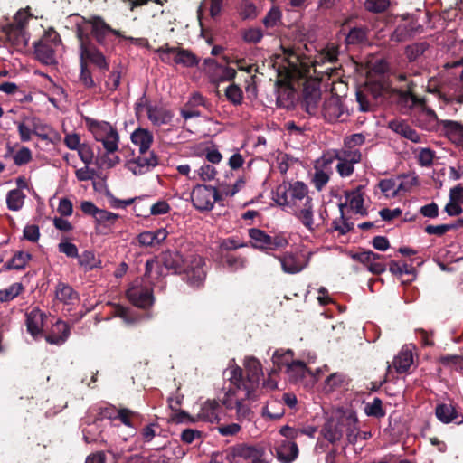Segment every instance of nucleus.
<instances>
[{
  "mask_svg": "<svg viewBox=\"0 0 463 463\" xmlns=\"http://www.w3.org/2000/svg\"><path fill=\"white\" fill-rule=\"evenodd\" d=\"M76 35L79 42L95 43L105 52L113 49L116 38L124 37L120 31L113 29L99 15L82 17L81 22L76 24Z\"/></svg>",
  "mask_w": 463,
  "mask_h": 463,
  "instance_id": "1",
  "label": "nucleus"
},
{
  "mask_svg": "<svg viewBox=\"0 0 463 463\" xmlns=\"http://www.w3.org/2000/svg\"><path fill=\"white\" fill-rule=\"evenodd\" d=\"M245 375L243 370L238 365L229 369V380L237 387L246 392L245 399L257 401L260 395V378L263 376L262 365L255 357H246L244 360Z\"/></svg>",
  "mask_w": 463,
  "mask_h": 463,
  "instance_id": "2",
  "label": "nucleus"
},
{
  "mask_svg": "<svg viewBox=\"0 0 463 463\" xmlns=\"http://www.w3.org/2000/svg\"><path fill=\"white\" fill-rule=\"evenodd\" d=\"M190 255L184 256L177 250H166L162 252L160 260L156 258L147 260L145 266L143 279L149 284L154 283V279H158L163 276L161 263L166 269L172 270L175 274H181L187 269V263L190 261Z\"/></svg>",
  "mask_w": 463,
  "mask_h": 463,
  "instance_id": "3",
  "label": "nucleus"
},
{
  "mask_svg": "<svg viewBox=\"0 0 463 463\" xmlns=\"http://www.w3.org/2000/svg\"><path fill=\"white\" fill-rule=\"evenodd\" d=\"M358 420L354 412H344L337 420H328L323 426V437L330 443H335L340 440L344 433L349 430H352L357 425Z\"/></svg>",
  "mask_w": 463,
  "mask_h": 463,
  "instance_id": "4",
  "label": "nucleus"
},
{
  "mask_svg": "<svg viewBox=\"0 0 463 463\" xmlns=\"http://www.w3.org/2000/svg\"><path fill=\"white\" fill-rule=\"evenodd\" d=\"M248 234L251 246L260 250H279L288 245V241L283 233L271 236L259 228H250L248 230Z\"/></svg>",
  "mask_w": 463,
  "mask_h": 463,
  "instance_id": "5",
  "label": "nucleus"
},
{
  "mask_svg": "<svg viewBox=\"0 0 463 463\" xmlns=\"http://www.w3.org/2000/svg\"><path fill=\"white\" fill-rule=\"evenodd\" d=\"M221 199V194L211 185L197 184L191 193L193 205L201 212L212 210L215 202Z\"/></svg>",
  "mask_w": 463,
  "mask_h": 463,
  "instance_id": "6",
  "label": "nucleus"
},
{
  "mask_svg": "<svg viewBox=\"0 0 463 463\" xmlns=\"http://www.w3.org/2000/svg\"><path fill=\"white\" fill-rule=\"evenodd\" d=\"M354 19L348 17L341 24L338 35L344 36L346 47L360 45L367 41L368 29L365 25H353Z\"/></svg>",
  "mask_w": 463,
  "mask_h": 463,
  "instance_id": "7",
  "label": "nucleus"
},
{
  "mask_svg": "<svg viewBox=\"0 0 463 463\" xmlns=\"http://www.w3.org/2000/svg\"><path fill=\"white\" fill-rule=\"evenodd\" d=\"M80 59L81 61H89L93 63L99 69L107 71L109 69V63L107 62L104 55V49H99L95 43H82L80 42Z\"/></svg>",
  "mask_w": 463,
  "mask_h": 463,
  "instance_id": "8",
  "label": "nucleus"
},
{
  "mask_svg": "<svg viewBox=\"0 0 463 463\" xmlns=\"http://www.w3.org/2000/svg\"><path fill=\"white\" fill-rule=\"evenodd\" d=\"M190 261L187 263V269L182 273L185 274V279L192 287H200L203 285L206 273L203 269V260L201 257L190 254Z\"/></svg>",
  "mask_w": 463,
  "mask_h": 463,
  "instance_id": "9",
  "label": "nucleus"
},
{
  "mask_svg": "<svg viewBox=\"0 0 463 463\" xmlns=\"http://www.w3.org/2000/svg\"><path fill=\"white\" fill-rule=\"evenodd\" d=\"M322 113L325 119L328 122L336 120L345 121L347 117L341 99L338 96L333 95L325 99L322 107Z\"/></svg>",
  "mask_w": 463,
  "mask_h": 463,
  "instance_id": "10",
  "label": "nucleus"
},
{
  "mask_svg": "<svg viewBox=\"0 0 463 463\" xmlns=\"http://www.w3.org/2000/svg\"><path fill=\"white\" fill-rule=\"evenodd\" d=\"M25 317L27 332L35 341L41 339L43 336L44 321L47 318L46 314L38 307H34L30 312H27Z\"/></svg>",
  "mask_w": 463,
  "mask_h": 463,
  "instance_id": "11",
  "label": "nucleus"
},
{
  "mask_svg": "<svg viewBox=\"0 0 463 463\" xmlns=\"http://www.w3.org/2000/svg\"><path fill=\"white\" fill-rule=\"evenodd\" d=\"M128 300L136 307L148 308L154 304L153 289L143 286H132L127 290Z\"/></svg>",
  "mask_w": 463,
  "mask_h": 463,
  "instance_id": "12",
  "label": "nucleus"
},
{
  "mask_svg": "<svg viewBox=\"0 0 463 463\" xmlns=\"http://www.w3.org/2000/svg\"><path fill=\"white\" fill-rule=\"evenodd\" d=\"M28 23V17L22 12H18L14 22L5 27V33L8 41L14 45H19L24 41V28Z\"/></svg>",
  "mask_w": 463,
  "mask_h": 463,
  "instance_id": "13",
  "label": "nucleus"
},
{
  "mask_svg": "<svg viewBox=\"0 0 463 463\" xmlns=\"http://www.w3.org/2000/svg\"><path fill=\"white\" fill-rule=\"evenodd\" d=\"M157 165L158 156L154 152H150L148 156L140 154L137 158L129 161L128 168L135 175H141Z\"/></svg>",
  "mask_w": 463,
  "mask_h": 463,
  "instance_id": "14",
  "label": "nucleus"
},
{
  "mask_svg": "<svg viewBox=\"0 0 463 463\" xmlns=\"http://www.w3.org/2000/svg\"><path fill=\"white\" fill-rule=\"evenodd\" d=\"M142 420L143 417L140 413L127 408L117 410L114 416V420H119L122 424L130 429L128 433L129 437H133L136 434L137 429L141 424Z\"/></svg>",
  "mask_w": 463,
  "mask_h": 463,
  "instance_id": "15",
  "label": "nucleus"
},
{
  "mask_svg": "<svg viewBox=\"0 0 463 463\" xmlns=\"http://www.w3.org/2000/svg\"><path fill=\"white\" fill-rule=\"evenodd\" d=\"M321 99V90L317 83L307 82L303 89V99L309 114H316Z\"/></svg>",
  "mask_w": 463,
  "mask_h": 463,
  "instance_id": "16",
  "label": "nucleus"
},
{
  "mask_svg": "<svg viewBox=\"0 0 463 463\" xmlns=\"http://www.w3.org/2000/svg\"><path fill=\"white\" fill-rule=\"evenodd\" d=\"M71 334L70 326L64 321L59 319L53 324L51 331L44 335L47 343L55 345H61L66 342Z\"/></svg>",
  "mask_w": 463,
  "mask_h": 463,
  "instance_id": "17",
  "label": "nucleus"
},
{
  "mask_svg": "<svg viewBox=\"0 0 463 463\" xmlns=\"http://www.w3.org/2000/svg\"><path fill=\"white\" fill-rule=\"evenodd\" d=\"M208 104L207 99L202 94L195 92L180 109V114L185 120L201 117V112L197 109V107L203 106L207 108Z\"/></svg>",
  "mask_w": 463,
  "mask_h": 463,
  "instance_id": "18",
  "label": "nucleus"
},
{
  "mask_svg": "<svg viewBox=\"0 0 463 463\" xmlns=\"http://www.w3.org/2000/svg\"><path fill=\"white\" fill-rule=\"evenodd\" d=\"M298 456V447L296 442L284 440L276 448V457L282 463H291Z\"/></svg>",
  "mask_w": 463,
  "mask_h": 463,
  "instance_id": "19",
  "label": "nucleus"
},
{
  "mask_svg": "<svg viewBox=\"0 0 463 463\" xmlns=\"http://www.w3.org/2000/svg\"><path fill=\"white\" fill-rule=\"evenodd\" d=\"M34 54L36 59L43 64L52 65L55 61V48L39 40L33 43Z\"/></svg>",
  "mask_w": 463,
  "mask_h": 463,
  "instance_id": "20",
  "label": "nucleus"
},
{
  "mask_svg": "<svg viewBox=\"0 0 463 463\" xmlns=\"http://www.w3.org/2000/svg\"><path fill=\"white\" fill-rule=\"evenodd\" d=\"M435 415L437 419L444 424H449L455 421L457 424H460L462 420L458 421L460 416L452 403H439L437 404L435 409Z\"/></svg>",
  "mask_w": 463,
  "mask_h": 463,
  "instance_id": "21",
  "label": "nucleus"
},
{
  "mask_svg": "<svg viewBox=\"0 0 463 463\" xmlns=\"http://www.w3.org/2000/svg\"><path fill=\"white\" fill-rule=\"evenodd\" d=\"M153 140V134L146 128H138L131 134L132 143L139 146V153L142 155L146 154Z\"/></svg>",
  "mask_w": 463,
  "mask_h": 463,
  "instance_id": "22",
  "label": "nucleus"
},
{
  "mask_svg": "<svg viewBox=\"0 0 463 463\" xmlns=\"http://www.w3.org/2000/svg\"><path fill=\"white\" fill-rule=\"evenodd\" d=\"M363 189V185H358L354 190L346 191L345 194L351 209H353L356 213L365 216L367 215V211L364 208V200Z\"/></svg>",
  "mask_w": 463,
  "mask_h": 463,
  "instance_id": "23",
  "label": "nucleus"
},
{
  "mask_svg": "<svg viewBox=\"0 0 463 463\" xmlns=\"http://www.w3.org/2000/svg\"><path fill=\"white\" fill-rule=\"evenodd\" d=\"M146 108L148 119L155 125L160 126L168 124L173 118L174 115L170 110L150 104H146Z\"/></svg>",
  "mask_w": 463,
  "mask_h": 463,
  "instance_id": "24",
  "label": "nucleus"
},
{
  "mask_svg": "<svg viewBox=\"0 0 463 463\" xmlns=\"http://www.w3.org/2000/svg\"><path fill=\"white\" fill-rule=\"evenodd\" d=\"M430 45L427 42L414 43L406 46L404 50V55L407 61L412 66L415 63H420L422 60V56L425 52L429 49Z\"/></svg>",
  "mask_w": 463,
  "mask_h": 463,
  "instance_id": "25",
  "label": "nucleus"
},
{
  "mask_svg": "<svg viewBox=\"0 0 463 463\" xmlns=\"http://www.w3.org/2000/svg\"><path fill=\"white\" fill-rule=\"evenodd\" d=\"M56 298L65 305H73L79 300V294L71 286L64 282H59L55 289Z\"/></svg>",
  "mask_w": 463,
  "mask_h": 463,
  "instance_id": "26",
  "label": "nucleus"
},
{
  "mask_svg": "<svg viewBox=\"0 0 463 463\" xmlns=\"http://www.w3.org/2000/svg\"><path fill=\"white\" fill-rule=\"evenodd\" d=\"M296 360L294 359V352L291 349H278L272 355V362L277 369H273L271 373H277L278 370L283 367L288 369Z\"/></svg>",
  "mask_w": 463,
  "mask_h": 463,
  "instance_id": "27",
  "label": "nucleus"
},
{
  "mask_svg": "<svg viewBox=\"0 0 463 463\" xmlns=\"http://www.w3.org/2000/svg\"><path fill=\"white\" fill-rule=\"evenodd\" d=\"M221 405L216 400H207L201 408L199 416L204 420L214 422L219 421Z\"/></svg>",
  "mask_w": 463,
  "mask_h": 463,
  "instance_id": "28",
  "label": "nucleus"
},
{
  "mask_svg": "<svg viewBox=\"0 0 463 463\" xmlns=\"http://www.w3.org/2000/svg\"><path fill=\"white\" fill-rule=\"evenodd\" d=\"M221 261L232 271L242 269L247 265V258L241 255H237L233 252L224 251L220 255Z\"/></svg>",
  "mask_w": 463,
  "mask_h": 463,
  "instance_id": "29",
  "label": "nucleus"
},
{
  "mask_svg": "<svg viewBox=\"0 0 463 463\" xmlns=\"http://www.w3.org/2000/svg\"><path fill=\"white\" fill-rule=\"evenodd\" d=\"M282 270L285 273L296 274L300 272L304 267L300 264L298 258L292 253H285L279 257Z\"/></svg>",
  "mask_w": 463,
  "mask_h": 463,
  "instance_id": "30",
  "label": "nucleus"
},
{
  "mask_svg": "<svg viewBox=\"0 0 463 463\" xmlns=\"http://www.w3.org/2000/svg\"><path fill=\"white\" fill-rule=\"evenodd\" d=\"M389 128L394 132L402 135L403 137L412 141L413 143H418L420 140L417 131L411 128L408 124L392 120L389 123Z\"/></svg>",
  "mask_w": 463,
  "mask_h": 463,
  "instance_id": "31",
  "label": "nucleus"
},
{
  "mask_svg": "<svg viewBox=\"0 0 463 463\" xmlns=\"http://www.w3.org/2000/svg\"><path fill=\"white\" fill-rule=\"evenodd\" d=\"M413 363L412 352L402 350L393 359L392 364L398 373H406Z\"/></svg>",
  "mask_w": 463,
  "mask_h": 463,
  "instance_id": "32",
  "label": "nucleus"
},
{
  "mask_svg": "<svg viewBox=\"0 0 463 463\" xmlns=\"http://www.w3.org/2000/svg\"><path fill=\"white\" fill-rule=\"evenodd\" d=\"M32 260V255L24 251H17L14 253L13 258L6 261L3 269L5 270L16 269L21 270L24 269L28 261Z\"/></svg>",
  "mask_w": 463,
  "mask_h": 463,
  "instance_id": "33",
  "label": "nucleus"
},
{
  "mask_svg": "<svg viewBox=\"0 0 463 463\" xmlns=\"http://www.w3.org/2000/svg\"><path fill=\"white\" fill-rule=\"evenodd\" d=\"M415 83L413 81H410L407 84V88L404 90H400V98L404 102L411 101V106L420 107L421 109L426 106V99L420 98L414 93Z\"/></svg>",
  "mask_w": 463,
  "mask_h": 463,
  "instance_id": "34",
  "label": "nucleus"
},
{
  "mask_svg": "<svg viewBox=\"0 0 463 463\" xmlns=\"http://www.w3.org/2000/svg\"><path fill=\"white\" fill-rule=\"evenodd\" d=\"M78 262L85 271L93 270L97 268H101V260L96 258L92 250H84L78 256Z\"/></svg>",
  "mask_w": 463,
  "mask_h": 463,
  "instance_id": "35",
  "label": "nucleus"
},
{
  "mask_svg": "<svg viewBox=\"0 0 463 463\" xmlns=\"http://www.w3.org/2000/svg\"><path fill=\"white\" fill-rule=\"evenodd\" d=\"M105 128V130H109V135L102 139L100 142L102 143L106 152L108 154H113L118 149V140L119 136L115 128H113L111 125H103Z\"/></svg>",
  "mask_w": 463,
  "mask_h": 463,
  "instance_id": "36",
  "label": "nucleus"
},
{
  "mask_svg": "<svg viewBox=\"0 0 463 463\" xmlns=\"http://www.w3.org/2000/svg\"><path fill=\"white\" fill-rule=\"evenodd\" d=\"M307 372H309V369L306 363L300 360H296L288 369H286V373L291 383H298L302 380Z\"/></svg>",
  "mask_w": 463,
  "mask_h": 463,
  "instance_id": "37",
  "label": "nucleus"
},
{
  "mask_svg": "<svg viewBox=\"0 0 463 463\" xmlns=\"http://www.w3.org/2000/svg\"><path fill=\"white\" fill-rule=\"evenodd\" d=\"M174 62L175 64H182L184 67H194L198 65L199 59L191 51L177 47Z\"/></svg>",
  "mask_w": 463,
  "mask_h": 463,
  "instance_id": "38",
  "label": "nucleus"
},
{
  "mask_svg": "<svg viewBox=\"0 0 463 463\" xmlns=\"http://www.w3.org/2000/svg\"><path fill=\"white\" fill-rule=\"evenodd\" d=\"M295 90L289 84L279 86L277 92V105L288 108L294 99Z\"/></svg>",
  "mask_w": 463,
  "mask_h": 463,
  "instance_id": "39",
  "label": "nucleus"
},
{
  "mask_svg": "<svg viewBox=\"0 0 463 463\" xmlns=\"http://www.w3.org/2000/svg\"><path fill=\"white\" fill-rule=\"evenodd\" d=\"M26 195L21 189H13L7 193L6 204L11 211H19L24 203Z\"/></svg>",
  "mask_w": 463,
  "mask_h": 463,
  "instance_id": "40",
  "label": "nucleus"
},
{
  "mask_svg": "<svg viewBox=\"0 0 463 463\" xmlns=\"http://www.w3.org/2000/svg\"><path fill=\"white\" fill-rule=\"evenodd\" d=\"M364 413L373 418L382 419L386 415V411L383 406V401L374 397L372 402H366L364 405Z\"/></svg>",
  "mask_w": 463,
  "mask_h": 463,
  "instance_id": "41",
  "label": "nucleus"
},
{
  "mask_svg": "<svg viewBox=\"0 0 463 463\" xmlns=\"http://www.w3.org/2000/svg\"><path fill=\"white\" fill-rule=\"evenodd\" d=\"M290 202L295 203L296 201L310 198L308 196V187L303 182H295L288 186Z\"/></svg>",
  "mask_w": 463,
  "mask_h": 463,
  "instance_id": "42",
  "label": "nucleus"
},
{
  "mask_svg": "<svg viewBox=\"0 0 463 463\" xmlns=\"http://www.w3.org/2000/svg\"><path fill=\"white\" fill-rule=\"evenodd\" d=\"M297 217L301 221L302 224L309 231H313V204L312 198H307L304 203V208L297 213Z\"/></svg>",
  "mask_w": 463,
  "mask_h": 463,
  "instance_id": "43",
  "label": "nucleus"
},
{
  "mask_svg": "<svg viewBox=\"0 0 463 463\" xmlns=\"http://www.w3.org/2000/svg\"><path fill=\"white\" fill-rule=\"evenodd\" d=\"M24 290V287L20 282H15L10 285L8 288L0 289V302L6 303L10 302L18 297Z\"/></svg>",
  "mask_w": 463,
  "mask_h": 463,
  "instance_id": "44",
  "label": "nucleus"
},
{
  "mask_svg": "<svg viewBox=\"0 0 463 463\" xmlns=\"http://www.w3.org/2000/svg\"><path fill=\"white\" fill-rule=\"evenodd\" d=\"M87 125L89 127V129L92 132L94 135V137L97 141H101L109 135V130H105V128L103 125H110L108 122L105 121H97L94 119H87Z\"/></svg>",
  "mask_w": 463,
  "mask_h": 463,
  "instance_id": "45",
  "label": "nucleus"
},
{
  "mask_svg": "<svg viewBox=\"0 0 463 463\" xmlns=\"http://www.w3.org/2000/svg\"><path fill=\"white\" fill-rule=\"evenodd\" d=\"M335 157L338 161H346L352 164L359 163L362 159V154L358 149L346 148L337 152Z\"/></svg>",
  "mask_w": 463,
  "mask_h": 463,
  "instance_id": "46",
  "label": "nucleus"
},
{
  "mask_svg": "<svg viewBox=\"0 0 463 463\" xmlns=\"http://www.w3.org/2000/svg\"><path fill=\"white\" fill-rule=\"evenodd\" d=\"M227 99L234 106L241 105L243 100L242 90L235 83L229 85L225 90Z\"/></svg>",
  "mask_w": 463,
  "mask_h": 463,
  "instance_id": "47",
  "label": "nucleus"
},
{
  "mask_svg": "<svg viewBox=\"0 0 463 463\" xmlns=\"http://www.w3.org/2000/svg\"><path fill=\"white\" fill-rule=\"evenodd\" d=\"M441 124L449 137H463V125L452 120H443Z\"/></svg>",
  "mask_w": 463,
  "mask_h": 463,
  "instance_id": "48",
  "label": "nucleus"
},
{
  "mask_svg": "<svg viewBox=\"0 0 463 463\" xmlns=\"http://www.w3.org/2000/svg\"><path fill=\"white\" fill-rule=\"evenodd\" d=\"M390 0H365L364 8L370 13L380 14L388 9Z\"/></svg>",
  "mask_w": 463,
  "mask_h": 463,
  "instance_id": "49",
  "label": "nucleus"
},
{
  "mask_svg": "<svg viewBox=\"0 0 463 463\" xmlns=\"http://www.w3.org/2000/svg\"><path fill=\"white\" fill-rule=\"evenodd\" d=\"M285 413V410L282 406L276 402L268 403L263 408V415L269 417L270 420H279Z\"/></svg>",
  "mask_w": 463,
  "mask_h": 463,
  "instance_id": "50",
  "label": "nucleus"
},
{
  "mask_svg": "<svg viewBox=\"0 0 463 463\" xmlns=\"http://www.w3.org/2000/svg\"><path fill=\"white\" fill-rule=\"evenodd\" d=\"M156 52L159 54L162 62L171 64L174 62V57L177 52V47H171L168 43H165V45L157 48Z\"/></svg>",
  "mask_w": 463,
  "mask_h": 463,
  "instance_id": "51",
  "label": "nucleus"
},
{
  "mask_svg": "<svg viewBox=\"0 0 463 463\" xmlns=\"http://www.w3.org/2000/svg\"><path fill=\"white\" fill-rule=\"evenodd\" d=\"M241 37L247 43H259L263 38V33L260 28L250 27L241 33Z\"/></svg>",
  "mask_w": 463,
  "mask_h": 463,
  "instance_id": "52",
  "label": "nucleus"
},
{
  "mask_svg": "<svg viewBox=\"0 0 463 463\" xmlns=\"http://www.w3.org/2000/svg\"><path fill=\"white\" fill-rule=\"evenodd\" d=\"M389 270L394 275L409 274L415 277L416 269L407 263L400 264L395 260H392L389 264Z\"/></svg>",
  "mask_w": 463,
  "mask_h": 463,
  "instance_id": "53",
  "label": "nucleus"
},
{
  "mask_svg": "<svg viewBox=\"0 0 463 463\" xmlns=\"http://www.w3.org/2000/svg\"><path fill=\"white\" fill-rule=\"evenodd\" d=\"M248 244L245 242H241L240 241L234 238H227L222 241L219 246V254L222 255L224 251L232 252L233 250L247 247Z\"/></svg>",
  "mask_w": 463,
  "mask_h": 463,
  "instance_id": "54",
  "label": "nucleus"
},
{
  "mask_svg": "<svg viewBox=\"0 0 463 463\" xmlns=\"http://www.w3.org/2000/svg\"><path fill=\"white\" fill-rule=\"evenodd\" d=\"M281 19V11L279 7H272L262 20L266 28H273L279 24Z\"/></svg>",
  "mask_w": 463,
  "mask_h": 463,
  "instance_id": "55",
  "label": "nucleus"
},
{
  "mask_svg": "<svg viewBox=\"0 0 463 463\" xmlns=\"http://www.w3.org/2000/svg\"><path fill=\"white\" fill-rule=\"evenodd\" d=\"M80 81L85 88L90 89L95 87V82L92 78L90 70L88 67L87 61H80V73L79 77Z\"/></svg>",
  "mask_w": 463,
  "mask_h": 463,
  "instance_id": "56",
  "label": "nucleus"
},
{
  "mask_svg": "<svg viewBox=\"0 0 463 463\" xmlns=\"http://www.w3.org/2000/svg\"><path fill=\"white\" fill-rule=\"evenodd\" d=\"M288 194L289 191L287 185L279 184L274 192L275 202L280 206L288 205L291 203L290 200H288Z\"/></svg>",
  "mask_w": 463,
  "mask_h": 463,
  "instance_id": "57",
  "label": "nucleus"
},
{
  "mask_svg": "<svg viewBox=\"0 0 463 463\" xmlns=\"http://www.w3.org/2000/svg\"><path fill=\"white\" fill-rule=\"evenodd\" d=\"M323 59L330 63H335L338 60L339 46L335 43H328L321 52Z\"/></svg>",
  "mask_w": 463,
  "mask_h": 463,
  "instance_id": "58",
  "label": "nucleus"
},
{
  "mask_svg": "<svg viewBox=\"0 0 463 463\" xmlns=\"http://www.w3.org/2000/svg\"><path fill=\"white\" fill-rule=\"evenodd\" d=\"M33 159L32 152L28 147L23 146L14 156V163L16 165H24L31 162Z\"/></svg>",
  "mask_w": 463,
  "mask_h": 463,
  "instance_id": "59",
  "label": "nucleus"
},
{
  "mask_svg": "<svg viewBox=\"0 0 463 463\" xmlns=\"http://www.w3.org/2000/svg\"><path fill=\"white\" fill-rule=\"evenodd\" d=\"M235 408L237 412V419L239 420H250L253 412L250 408L243 403V400H237L235 402Z\"/></svg>",
  "mask_w": 463,
  "mask_h": 463,
  "instance_id": "60",
  "label": "nucleus"
},
{
  "mask_svg": "<svg viewBox=\"0 0 463 463\" xmlns=\"http://www.w3.org/2000/svg\"><path fill=\"white\" fill-rule=\"evenodd\" d=\"M30 127L32 128L33 133L39 137L41 139L44 140L48 137L45 133L46 125H44L39 118H32L29 119Z\"/></svg>",
  "mask_w": 463,
  "mask_h": 463,
  "instance_id": "61",
  "label": "nucleus"
},
{
  "mask_svg": "<svg viewBox=\"0 0 463 463\" xmlns=\"http://www.w3.org/2000/svg\"><path fill=\"white\" fill-rule=\"evenodd\" d=\"M197 174L203 181L207 182L215 179L217 171L214 166L204 164L197 170Z\"/></svg>",
  "mask_w": 463,
  "mask_h": 463,
  "instance_id": "62",
  "label": "nucleus"
},
{
  "mask_svg": "<svg viewBox=\"0 0 463 463\" xmlns=\"http://www.w3.org/2000/svg\"><path fill=\"white\" fill-rule=\"evenodd\" d=\"M40 40L43 41V43L52 45L54 48L61 43L60 34L53 28H49L47 31H45Z\"/></svg>",
  "mask_w": 463,
  "mask_h": 463,
  "instance_id": "63",
  "label": "nucleus"
},
{
  "mask_svg": "<svg viewBox=\"0 0 463 463\" xmlns=\"http://www.w3.org/2000/svg\"><path fill=\"white\" fill-rule=\"evenodd\" d=\"M439 363L444 366L457 365L463 369V356L458 354H447L439 358Z\"/></svg>",
  "mask_w": 463,
  "mask_h": 463,
  "instance_id": "64",
  "label": "nucleus"
}]
</instances>
